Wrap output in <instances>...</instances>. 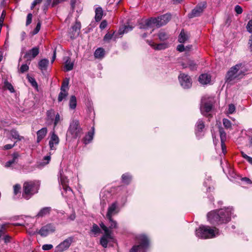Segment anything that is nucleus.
<instances>
[{
  "label": "nucleus",
  "mask_w": 252,
  "mask_h": 252,
  "mask_svg": "<svg viewBox=\"0 0 252 252\" xmlns=\"http://www.w3.org/2000/svg\"><path fill=\"white\" fill-rule=\"evenodd\" d=\"M231 207L213 210L207 214V219L208 220H229L234 219Z\"/></svg>",
  "instance_id": "1"
},
{
  "label": "nucleus",
  "mask_w": 252,
  "mask_h": 252,
  "mask_svg": "<svg viewBox=\"0 0 252 252\" xmlns=\"http://www.w3.org/2000/svg\"><path fill=\"white\" fill-rule=\"evenodd\" d=\"M51 210L50 207H46L41 209L34 217H32L30 216L20 215L14 216L12 217V219L14 220L38 219L48 215L50 213Z\"/></svg>",
  "instance_id": "8"
},
{
  "label": "nucleus",
  "mask_w": 252,
  "mask_h": 252,
  "mask_svg": "<svg viewBox=\"0 0 252 252\" xmlns=\"http://www.w3.org/2000/svg\"><path fill=\"white\" fill-rule=\"evenodd\" d=\"M92 129L93 131H89L84 139V143L86 145L89 143L93 139L94 127H93Z\"/></svg>",
  "instance_id": "28"
},
{
  "label": "nucleus",
  "mask_w": 252,
  "mask_h": 252,
  "mask_svg": "<svg viewBox=\"0 0 252 252\" xmlns=\"http://www.w3.org/2000/svg\"><path fill=\"white\" fill-rule=\"evenodd\" d=\"M241 155L243 158L246 159L250 164H252V158L248 156L243 152H241Z\"/></svg>",
  "instance_id": "46"
},
{
  "label": "nucleus",
  "mask_w": 252,
  "mask_h": 252,
  "mask_svg": "<svg viewBox=\"0 0 252 252\" xmlns=\"http://www.w3.org/2000/svg\"><path fill=\"white\" fill-rule=\"evenodd\" d=\"M102 233L100 228L97 224L94 223L90 229V234L94 237H97Z\"/></svg>",
  "instance_id": "23"
},
{
  "label": "nucleus",
  "mask_w": 252,
  "mask_h": 252,
  "mask_svg": "<svg viewBox=\"0 0 252 252\" xmlns=\"http://www.w3.org/2000/svg\"><path fill=\"white\" fill-rule=\"evenodd\" d=\"M19 156V154L18 153H14L12 155V159L7 161L5 163V166L6 167H13V165L17 163Z\"/></svg>",
  "instance_id": "20"
},
{
  "label": "nucleus",
  "mask_w": 252,
  "mask_h": 252,
  "mask_svg": "<svg viewBox=\"0 0 252 252\" xmlns=\"http://www.w3.org/2000/svg\"><path fill=\"white\" fill-rule=\"evenodd\" d=\"M10 134H11V137L13 138H14L15 139H17L19 141H21V140L24 139V137L20 136L18 131H17L16 130H15L14 129L11 130Z\"/></svg>",
  "instance_id": "34"
},
{
  "label": "nucleus",
  "mask_w": 252,
  "mask_h": 252,
  "mask_svg": "<svg viewBox=\"0 0 252 252\" xmlns=\"http://www.w3.org/2000/svg\"><path fill=\"white\" fill-rule=\"evenodd\" d=\"M59 141L58 136L55 134V131L53 130L51 132V136L49 142L50 154L52 151H55L56 149V146L59 144Z\"/></svg>",
  "instance_id": "16"
},
{
  "label": "nucleus",
  "mask_w": 252,
  "mask_h": 252,
  "mask_svg": "<svg viewBox=\"0 0 252 252\" xmlns=\"http://www.w3.org/2000/svg\"><path fill=\"white\" fill-rule=\"evenodd\" d=\"M55 226L53 223H50L46 225L42 226L40 229L38 231L37 229L35 232H30L31 234L33 235L35 233H38L42 237L47 236L50 233H52L55 230Z\"/></svg>",
  "instance_id": "10"
},
{
  "label": "nucleus",
  "mask_w": 252,
  "mask_h": 252,
  "mask_svg": "<svg viewBox=\"0 0 252 252\" xmlns=\"http://www.w3.org/2000/svg\"><path fill=\"white\" fill-rule=\"evenodd\" d=\"M73 242V238L69 237L58 245L56 248L55 252H63L67 250Z\"/></svg>",
  "instance_id": "14"
},
{
  "label": "nucleus",
  "mask_w": 252,
  "mask_h": 252,
  "mask_svg": "<svg viewBox=\"0 0 252 252\" xmlns=\"http://www.w3.org/2000/svg\"><path fill=\"white\" fill-rule=\"evenodd\" d=\"M47 133L46 127L42 128L37 132V141L39 142L46 136Z\"/></svg>",
  "instance_id": "25"
},
{
  "label": "nucleus",
  "mask_w": 252,
  "mask_h": 252,
  "mask_svg": "<svg viewBox=\"0 0 252 252\" xmlns=\"http://www.w3.org/2000/svg\"><path fill=\"white\" fill-rule=\"evenodd\" d=\"M158 36L160 41H164L169 38V35L163 30H160L158 32Z\"/></svg>",
  "instance_id": "30"
},
{
  "label": "nucleus",
  "mask_w": 252,
  "mask_h": 252,
  "mask_svg": "<svg viewBox=\"0 0 252 252\" xmlns=\"http://www.w3.org/2000/svg\"><path fill=\"white\" fill-rule=\"evenodd\" d=\"M189 36L188 34L182 30L179 34L178 41L180 43H184L189 39Z\"/></svg>",
  "instance_id": "29"
},
{
  "label": "nucleus",
  "mask_w": 252,
  "mask_h": 252,
  "mask_svg": "<svg viewBox=\"0 0 252 252\" xmlns=\"http://www.w3.org/2000/svg\"><path fill=\"white\" fill-rule=\"evenodd\" d=\"M235 11L238 14H240L243 12V9L240 6L237 5L235 7Z\"/></svg>",
  "instance_id": "57"
},
{
  "label": "nucleus",
  "mask_w": 252,
  "mask_h": 252,
  "mask_svg": "<svg viewBox=\"0 0 252 252\" xmlns=\"http://www.w3.org/2000/svg\"><path fill=\"white\" fill-rule=\"evenodd\" d=\"M184 68L189 67L190 70H193L196 69V64L192 61H189L187 65H183Z\"/></svg>",
  "instance_id": "40"
},
{
  "label": "nucleus",
  "mask_w": 252,
  "mask_h": 252,
  "mask_svg": "<svg viewBox=\"0 0 252 252\" xmlns=\"http://www.w3.org/2000/svg\"><path fill=\"white\" fill-rule=\"evenodd\" d=\"M247 71V68L243 63H238L232 66L228 71L225 77L226 82L238 80L242 78Z\"/></svg>",
  "instance_id": "2"
},
{
  "label": "nucleus",
  "mask_w": 252,
  "mask_h": 252,
  "mask_svg": "<svg viewBox=\"0 0 252 252\" xmlns=\"http://www.w3.org/2000/svg\"><path fill=\"white\" fill-rule=\"evenodd\" d=\"M74 63L71 62L69 58L66 60L64 63V69L66 71H68L73 69Z\"/></svg>",
  "instance_id": "32"
},
{
  "label": "nucleus",
  "mask_w": 252,
  "mask_h": 252,
  "mask_svg": "<svg viewBox=\"0 0 252 252\" xmlns=\"http://www.w3.org/2000/svg\"><path fill=\"white\" fill-rule=\"evenodd\" d=\"M52 1V0H45V2L43 5V10H45L47 9L48 6L50 5Z\"/></svg>",
  "instance_id": "52"
},
{
  "label": "nucleus",
  "mask_w": 252,
  "mask_h": 252,
  "mask_svg": "<svg viewBox=\"0 0 252 252\" xmlns=\"http://www.w3.org/2000/svg\"><path fill=\"white\" fill-rule=\"evenodd\" d=\"M136 239L138 241L140 244L139 245L134 246L131 251L132 252H139L140 248H146L149 245V240L145 235H139L136 237Z\"/></svg>",
  "instance_id": "11"
},
{
  "label": "nucleus",
  "mask_w": 252,
  "mask_h": 252,
  "mask_svg": "<svg viewBox=\"0 0 252 252\" xmlns=\"http://www.w3.org/2000/svg\"><path fill=\"white\" fill-rule=\"evenodd\" d=\"M211 76L208 74H202L199 77V82L203 85H206L210 83Z\"/></svg>",
  "instance_id": "24"
},
{
  "label": "nucleus",
  "mask_w": 252,
  "mask_h": 252,
  "mask_svg": "<svg viewBox=\"0 0 252 252\" xmlns=\"http://www.w3.org/2000/svg\"><path fill=\"white\" fill-rule=\"evenodd\" d=\"M4 87L5 89L8 90L11 93L14 92V89L11 83L7 81H5L4 83Z\"/></svg>",
  "instance_id": "42"
},
{
  "label": "nucleus",
  "mask_w": 252,
  "mask_h": 252,
  "mask_svg": "<svg viewBox=\"0 0 252 252\" xmlns=\"http://www.w3.org/2000/svg\"><path fill=\"white\" fill-rule=\"evenodd\" d=\"M212 108V102L211 100L206 101L204 97L201 100L200 111L202 115L206 116L211 111Z\"/></svg>",
  "instance_id": "13"
},
{
  "label": "nucleus",
  "mask_w": 252,
  "mask_h": 252,
  "mask_svg": "<svg viewBox=\"0 0 252 252\" xmlns=\"http://www.w3.org/2000/svg\"><path fill=\"white\" fill-rule=\"evenodd\" d=\"M39 184L37 182H27L23 186L24 192L23 195L27 199H29L32 195L37 192Z\"/></svg>",
  "instance_id": "5"
},
{
  "label": "nucleus",
  "mask_w": 252,
  "mask_h": 252,
  "mask_svg": "<svg viewBox=\"0 0 252 252\" xmlns=\"http://www.w3.org/2000/svg\"><path fill=\"white\" fill-rule=\"evenodd\" d=\"M111 225L109 226V227H108L111 231V229L113 228H115L116 227V225H117V223H116V221H111Z\"/></svg>",
  "instance_id": "61"
},
{
  "label": "nucleus",
  "mask_w": 252,
  "mask_h": 252,
  "mask_svg": "<svg viewBox=\"0 0 252 252\" xmlns=\"http://www.w3.org/2000/svg\"><path fill=\"white\" fill-rule=\"evenodd\" d=\"M39 53V48L38 47H34L27 52L24 55V58L28 61H31L35 58Z\"/></svg>",
  "instance_id": "18"
},
{
  "label": "nucleus",
  "mask_w": 252,
  "mask_h": 252,
  "mask_svg": "<svg viewBox=\"0 0 252 252\" xmlns=\"http://www.w3.org/2000/svg\"><path fill=\"white\" fill-rule=\"evenodd\" d=\"M43 0H34L32 3L31 8L32 9L37 4L40 3Z\"/></svg>",
  "instance_id": "56"
},
{
  "label": "nucleus",
  "mask_w": 252,
  "mask_h": 252,
  "mask_svg": "<svg viewBox=\"0 0 252 252\" xmlns=\"http://www.w3.org/2000/svg\"><path fill=\"white\" fill-rule=\"evenodd\" d=\"M104 50L102 48H97L94 52V56L96 59H102L104 56Z\"/></svg>",
  "instance_id": "31"
},
{
  "label": "nucleus",
  "mask_w": 252,
  "mask_h": 252,
  "mask_svg": "<svg viewBox=\"0 0 252 252\" xmlns=\"http://www.w3.org/2000/svg\"><path fill=\"white\" fill-rule=\"evenodd\" d=\"M103 15V10L101 7H97L95 10V20L96 22L100 21Z\"/></svg>",
  "instance_id": "26"
},
{
  "label": "nucleus",
  "mask_w": 252,
  "mask_h": 252,
  "mask_svg": "<svg viewBox=\"0 0 252 252\" xmlns=\"http://www.w3.org/2000/svg\"><path fill=\"white\" fill-rule=\"evenodd\" d=\"M115 32H113L112 34L107 33H106L103 38V40L105 41H109L110 40L112 39H114L115 40L117 38H118V36L114 34Z\"/></svg>",
  "instance_id": "35"
},
{
  "label": "nucleus",
  "mask_w": 252,
  "mask_h": 252,
  "mask_svg": "<svg viewBox=\"0 0 252 252\" xmlns=\"http://www.w3.org/2000/svg\"><path fill=\"white\" fill-rule=\"evenodd\" d=\"M55 116V119L54 122V127L57 125L60 121V116L59 113L56 114Z\"/></svg>",
  "instance_id": "51"
},
{
  "label": "nucleus",
  "mask_w": 252,
  "mask_h": 252,
  "mask_svg": "<svg viewBox=\"0 0 252 252\" xmlns=\"http://www.w3.org/2000/svg\"><path fill=\"white\" fill-rule=\"evenodd\" d=\"M32 15L31 13L28 14L27 17L26 25H29L32 22Z\"/></svg>",
  "instance_id": "55"
},
{
  "label": "nucleus",
  "mask_w": 252,
  "mask_h": 252,
  "mask_svg": "<svg viewBox=\"0 0 252 252\" xmlns=\"http://www.w3.org/2000/svg\"><path fill=\"white\" fill-rule=\"evenodd\" d=\"M29 67L27 64H23L20 67V71L21 73H23L28 70Z\"/></svg>",
  "instance_id": "47"
},
{
  "label": "nucleus",
  "mask_w": 252,
  "mask_h": 252,
  "mask_svg": "<svg viewBox=\"0 0 252 252\" xmlns=\"http://www.w3.org/2000/svg\"><path fill=\"white\" fill-rule=\"evenodd\" d=\"M219 132H220L221 143H223V142H225V141L226 140V133L224 132L223 128H222L221 127H219Z\"/></svg>",
  "instance_id": "39"
},
{
  "label": "nucleus",
  "mask_w": 252,
  "mask_h": 252,
  "mask_svg": "<svg viewBox=\"0 0 252 252\" xmlns=\"http://www.w3.org/2000/svg\"><path fill=\"white\" fill-rule=\"evenodd\" d=\"M221 150L223 154L224 155L226 153V148L224 142L221 143Z\"/></svg>",
  "instance_id": "62"
},
{
  "label": "nucleus",
  "mask_w": 252,
  "mask_h": 252,
  "mask_svg": "<svg viewBox=\"0 0 252 252\" xmlns=\"http://www.w3.org/2000/svg\"><path fill=\"white\" fill-rule=\"evenodd\" d=\"M55 111L53 109L49 110L47 112V116L48 119L53 120V117L55 116Z\"/></svg>",
  "instance_id": "44"
},
{
  "label": "nucleus",
  "mask_w": 252,
  "mask_h": 252,
  "mask_svg": "<svg viewBox=\"0 0 252 252\" xmlns=\"http://www.w3.org/2000/svg\"><path fill=\"white\" fill-rule=\"evenodd\" d=\"M107 25V21L106 20H103L101 22L99 27L101 30H103L106 27Z\"/></svg>",
  "instance_id": "59"
},
{
  "label": "nucleus",
  "mask_w": 252,
  "mask_h": 252,
  "mask_svg": "<svg viewBox=\"0 0 252 252\" xmlns=\"http://www.w3.org/2000/svg\"><path fill=\"white\" fill-rule=\"evenodd\" d=\"M68 95V91L65 90H61V92L58 96V101L59 102L62 101L64 98H65Z\"/></svg>",
  "instance_id": "36"
},
{
  "label": "nucleus",
  "mask_w": 252,
  "mask_h": 252,
  "mask_svg": "<svg viewBox=\"0 0 252 252\" xmlns=\"http://www.w3.org/2000/svg\"><path fill=\"white\" fill-rule=\"evenodd\" d=\"M14 193L15 194H17L18 193L20 192L21 189V186L19 185L16 184L14 186Z\"/></svg>",
  "instance_id": "50"
},
{
  "label": "nucleus",
  "mask_w": 252,
  "mask_h": 252,
  "mask_svg": "<svg viewBox=\"0 0 252 252\" xmlns=\"http://www.w3.org/2000/svg\"><path fill=\"white\" fill-rule=\"evenodd\" d=\"M81 29V23L80 22L76 21L75 24L72 26L69 32L71 38H74L78 36Z\"/></svg>",
  "instance_id": "17"
},
{
  "label": "nucleus",
  "mask_w": 252,
  "mask_h": 252,
  "mask_svg": "<svg viewBox=\"0 0 252 252\" xmlns=\"http://www.w3.org/2000/svg\"><path fill=\"white\" fill-rule=\"evenodd\" d=\"M206 6V3L205 1L198 4L196 7L192 10L191 12L189 14V18H191L199 16Z\"/></svg>",
  "instance_id": "15"
},
{
  "label": "nucleus",
  "mask_w": 252,
  "mask_h": 252,
  "mask_svg": "<svg viewBox=\"0 0 252 252\" xmlns=\"http://www.w3.org/2000/svg\"><path fill=\"white\" fill-rule=\"evenodd\" d=\"M15 142L13 144H6L4 146L5 150H9L12 148L15 145Z\"/></svg>",
  "instance_id": "60"
},
{
  "label": "nucleus",
  "mask_w": 252,
  "mask_h": 252,
  "mask_svg": "<svg viewBox=\"0 0 252 252\" xmlns=\"http://www.w3.org/2000/svg\"><path fill=\"white\" fill-rule=\"evenodd\" d=\"M177 50L180 52H183L185 51V48L183 45L180 44L177 46Z\"/></svg>",
  "instance_id": "63"
},
{
  "label": "nucleus",
  "mask_w": 252,
  "mask_h": 252,
  "mask_svg": "<svg viewBox=\"0 0 252 252\" xmlns=\"http://www.w3.org/2000/svg\"><path fill=\"white\" fill-rule=\"evenodd\" d=\"M220 234V231L217 228L208 226H201L195 232L197 237L204 239L213 238Z\"/></svg>",
  "instance_id": "4"
},
{
  "label": "nucleus",
  "mask_w": 252,
  "mask_h": 252,
  "mask_svg": "<svg viewBox=\"0 0 252 252\" xmlns=\"http://www.w3.org/2000/svg\"><path fill=\"white\" fill-rule=\"evenodd\" d=\"M68 84H69V79L65 78V80H63L61 90H65L68 91Z\"/></svg>",
  "instance_id": "41"
},
{
  "label": "nucleus",
  "mask_w": 252,
  "mask_h": 252,
  "mask_svg": "<svg viewBox=\"0 0 252 252\" xmlns=\"http://www.w3.org/2000/svg\"><path fill=\"white\" fill-rule=\"evenodd\" d=\"M28 80H29V81L31 83V84L33 87L37 88V87H38L37 83L36 82L35 80L33 78L29 77H28Z\"/></svg>",
  "instance_id": "45"
},
{
  "label": "nucleus",
  "mask_w": 252,
  "mask_h": 252,
  "mask_svg": "<svg viewBox=\"0 0 252 252\" xmlns=\"http://www.w3.org/2000/svg\"><path fill=\"white\" fill-rule=\"evenodd\" d=\"M249 48L251 51H252V35L250 36L249 42Z\"/></svg>",
  "instance_id": "64"
},
{
  "label": "nucleus",
  "mask_w": 252,
  "mask_h": 252,
  "mask_svg": "<svg viewBox=\"0 0 252 252\" xmlns=\"http://www.w3.org/2000/svg\"><path fill=\"white\" fill-rule=\"evenodd\" d=\"M100 226L104 231V234L100 238V244L103 248H106L107 247L108 243L114 242L115 239L112 235V231L107 226H105L103 223L100 224Z\"/></svg>",
  "instance_id": "6"
},
{
  "label": "nucleus",
  "mask_w": 252,
  "mask_h": 252,
  "mask_svg": "<svg viewBox=\"0 0 252 252\" xmlns=\"http://www.w3.org/2000/svg\"><path fill=\"white\" fill-rule=\"evenodd\" d=\"M122 178L123 182L126 184H128L131 180V176L128 173L123 174Z\"/></svg>",
  "instance_id": "37"
},
{
  "label": "nucleus",
  "mask_w": 252,
  "mask_h": 252,
  "mask_svg": "<svg viewBox=\"0 0 252 252\" xmlns=\"http://www.w3.org/2000/svg\"><path fill=\"white\" fill-rule=\"evenodd\" d=\"M76 107V99L75 96L72 95L69 100V107L74 109Z\"/></svg>",
  "instance_id": "38"
},
{
  "label": "nucleus",
  "mask_w": 252,
  "mask_h": 252,
  "mask_svg": "<svg viewBox=\"0 0 252 252\" xmlns=\"http://www.w3.org/2000/svg\"><path fill=\"white\" fill-rule=\"evenodd\" d=\"M235 111V107L232 104H230L228 106V113L229 114H232Z\"/></svg>",
  "instance_id": "48"
},
{
  "label": "nucleus",
  "mask_w": 252,
  "mask_h": 252,
  "mask_svg": "<svg viewBox=\"0 0 252 252\" xmlns=\"http://www.w3.org/2000/svg\"><path fill=\"white\" fill-rule=\"evenodd\" d=\"M170 14L166 13L157 18L146 20L144 24H140L139 28L148 29L155 26L159 27L166 24L171 19Z\"/></svg>",
  "instance_id": "3"
},
{
  "label": "nucleus",
  "mask_w": 252,
  "mask_h": 252,
  "mask_svg": "<svg viewBox=\"0 0 252 252\" xmlns=\"http://www.w3.org/2000/svg\"><path fill=\"white\" fill-rule=\"evenodd\" d=\"M178 78L181 86L184 89H189L191 86V80L188 75L181 73L179 76Z\"/></svg>",
  "instance_id": "12"
},
{
  "label": "nucleus",
  "mask_w": 252,
  "mask_h": 252,
  "mask_svg": "<svg viewBox=\"0 0 252 252\" xmlns=\"http://www.w3.org/2000/svg\"><path fill=\"white\" fill-rule=\"evenodd\" d=\"M205 127L204 122L202 120H198L195 125V132L197 136H199V133L203 131Z\"/></svg>",
  "instance_id": "22"
},
{
  "label": "nucleus",
  "mask_w": 252,
  "mask_h": 252,
  "mask_svg": "<svg viewBox=\"0 0 252 252\" xmlns=\"http://www.w3.org/2000/svg\"><path fill=\"white\" fill-rule=\"evenodd\" d=\"M223 125L224 126L227 128V129H231L232 126V124L231 122L227 119H223L222 120Z\"/></svg>",
  "instance_id": "43"
},
{
  "label": "nucleus",
  "mask_w": 252,
  "mask_h": 252,
  "mask_svg": "<svg viewBox=\"0 0 252 252\" xmlns=\"http://www.w3.org/2000/svg\"><path fill=\"white\" fill-rule=\"evenodd\" d=\"M247 29L249 32L252 33V20L249 21L247 26Z\"/></svg>",
  "instance_id": "53"
},
{
  "label": "nucleus",
  "mask_w": 252,
  "mask_h": 252,
  "mask_svg": "<svg viewBox=\"0 0 252 252\" xmlns=\"http://www.w3.org/2000/svg\"><path fill=\"white\" fill-rule=\"evenodd\" d=\"M41 28V23L40 22H38L36 25V26L35 28L34 29L33 33L34 34H37Z\"/></svg>",
  "instance_id": "49"
},
{
  "label": "nucleus",
  "mask_w": 252,
  "mask_h": 252,
  "mask_svg": "<svg viewBox=\"0 0 252 252\" xmlns=\"http://www.w3.org/2000/svg\"><path fill=\"white\" fill-rule=\"evenodd\" d=\"M48 64V60L46 59H42L38 62V67L41 70H45L47 69Z\"/></svg>",
  "instance_id": "27"
},
{
  "label": "nucleus",
  "mask_w": 252,
  "mask_h": 252,
  "mask_svg": "<svg viewBox=\"0 0 252 252\" xmlns=\"http://www.w3.org/2000/svg\"><path fill=\"white\" fill-rule=\"evenodd\" d=\"M82 133V129L80 126L79 121L77 120H73L70 124L67 134L70 135L73 138L76 139L80 137Z\"/></svg>",
  "instance_id": "7"
},
{
  "label": "nucleus",
  "mask_w": 252,
  "mask_h": 252,
  "mask_svg": "<svg viewBox=\"0 0 252 252\" xmlns=\"http://www.w3.org/2000/svg\"><path fill=\"white\" fill-rule=\"evenodd\" d=\"M60 181L63 187V190L62 194L65 197H71L73 195V191L68 186V180L67 178L62 175L61 171H60Z\"/></svg>",
  "instance_id": "9"
},
{
  "label": "nucleus",
  "mask_w": 252,
  "mask_h": 252,
  "mask_svg": "<svg viewBox=\"0 0 252 252\" xmlns=\"http://www.w3.org/2000/svg\"><path fill=\"white\" fill-rule=\"evenodd\" d=\"M11 237L8 235H5L1 238V240H4L5 243H7L10 242Z\"/></svg>",
  "instance_id": "58"
},
{
  "label": "nucleus",
  "mask_w": 252,
  "mask_h": 252,
  "mask_svg": "<svg viewBox=\"0 0 252 252\" xmlns=\"http://www.w3.org/2000/svg\"><path fill=\"white\" fill-rule=\"evenodd\" d=\"M149 44L154 49L157 50H160L165 49L168 47V45L166 43H161L156 44L152 41H148Z\"/></svg>",
  "instance_id": "21"
},
{
  "label": "nucleus",
  "mask_w": 252,
  "mask_h": 252,
  "mask_svg": "<svg viewBox=\"0 0 252 252\" xmlns=\"http://www.w3.org/2000/svg\"><path fill=\"white\" fill-rule=\"evenodd\" d=\"M53 246L51 244H45L43 245L42 249L44 251H48L53 248Z\"/></svg>",
  "instance_id": "54"
},
{
  "label": "nucleus",
  "mask_w": 252,
  "mask_h": 252,
  "mask_svg": "<svg viewBox=\"0 0 252 252\" xmlns=\"http://www.w3.org/2000/svg\"><path fill=\"white\" fill-rule=\"evenodd\" d=\"M133 27L130 26H125L122 28L120 29L119 31V34L122 35L125 33H126L130 31H131L133 29Z\"/></svg>",
  "instance_id": "33"
},
{
  "label": "nucleus",
  "mask_w": 252,
  "mask_h": 252,
  "mask_svg": "<svg viewBox=\"0 0 252 252\" xmlns=\"http://www.w3.org/2000/svg\"><path fill=\"white\" fill-rule=\"evenodd\" d=\"M119 212L117 203L114 202L108 208V212L107 213V218L109 220H112V217L116 214Z\"/></svg>",
  "instance_id": "19"
}]
</instances>
